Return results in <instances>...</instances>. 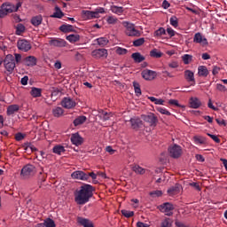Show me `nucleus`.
Here are the masks:
<instances>
[{
	"label": "nucleus",
	"instance_id": "f257e3e1",
	"mask_svg": "<svg viewBox=\"0 0 227 227\" xmlns=\"http://www.w3.org/2000/svg\"><path fill=\"white\" fill-rule=\"evenodd\" d=\"M95 187L91 184H84L80 190L74 192V201L77 205H86L93 198Z\"/></svg>",
	"mask_w": 227,
	"mask_h": 227
},
{
	"label": "nucleus",
	"instance_id": "f03ea898",
	"mask_svg": "<svg viewBox=\"0 0 227 227\" xmlns=\"http://www.w3.org/2000/svg\"><path fill=\"white\" fill-rule=\"evenodd\" d=\"M35 175H36V167H35V165L27 164L21 168L20 177L23 178V180H27L31 178V176H35Z\"/></svg>",
	"mask_w": 227,
	"mask_h": 227
},
{
	"label": "nucleus",
	"instance_id": "7ed1b4c3",
	"mask_svg": "<svg viewBox=\"0 0 227 227\" xmlns=\"http://www.w3.org/2000/svg\"><path fill=\"white\" fill-rule=\"evenodd\" d=\"M3 63L7 74H12L15 70V57L12 54H8L5 56L4 59H3Z\"/></svg>",
	"mask_w": 227,
	"mask_h": 227
},
{
	"label": "nucleus",
	"instance_id": "20e7f679",
	"mask_svg": "<svg viewBox=\"0 0 227 227\" xmlns=\"http://www.w3.org/2000/svg\"><path fill=\"white\" fill-rule=\"evenodd\" d=\"M124 27H126V35L128 36H141V32L136 29V25L125 22Z\"/></svg>",
	"mask_w": 227,
	"mask_h": 227
},
{
	"label": "nucleus",
	"instance_id": "39448f33",
	"mask_svg": "<svg viewBox=\"0 0 227 227\" xmlns=\"http://www.w3.org/2000/svg\"><path fill=\"white\" fill-rule=\"evenodd\" d=\"M168 153L172 159H180L182 157V146L175 144L168 147Z\"/></svg>",
	"mask_w": 227,
	"mask_h": 227
},
{
	"label": "nucleus",
	"instance_id": "423d86ee",
	"mask_svg": "<svg viewBox=\"0 0 227 227\" xmlns=\"http://www.w3.org/2000/svg\"><path fill=\"white\" fill-rule=\"evenodd\" d=\"M142 119L149 123L150 127H157V123H159V119L155 116V114L151 113L147 115H142Z\"/></svg>",
	"mask_w": 227,
	"mask_h": 227
},
{
	"label": "nucleus",
	"instance_id": "0eeeda50",
	"mask_svg": "<svg viewBox=\"0 0 227 227\" xmlns=\"http://www.w3.org/2000/svg\"><path fill=\"white\" fill-rule=\"evenodd\" d=\"M17 47L23 52H28V51H31L32 49L31 43L26 39L19 40L17 43Z\"/></svg>",
	"mask_w": 227,
	"mask_h": 227
},
{
	"label": "nucleus",
	"instance_id": "6e6552de",
	"mask_svg": "<svg viewBox=\"0 0 227 227\" xmlns=\"http://www.w3.org/2000/svg\"><path fill=\"white\" fill-rule=\"evenodd\" d=\"M91 56L94 58V59H100L101 58H107L108 53L107 50L101 48V49H96L91 51Z\"/></svg>",
	"mask_w": 227,
	"mask_h": 227
},
{
	"label": "nucleus",
	"instance_id": "1a4fd4ad",
	"mask_svg": "<svg viewBox=\"0 0 227 227\" xmlns=\"http://www.w3.org/2000/svg\"><path fill=\"white\" fill-rule=\"evenodd\" d=\"M141 75L145 81H153V79L157 77V72L150 69H145L142 71Z\"/></svg>",
	"mask_w": 227,
	"mask_h": 227
},
{
	"label": "nucleus",
	"instance_id": "9d476101",
	"mask_svg": "<svg viewBox=\"0 0 227 227\" xmlns=\"http://www.w3.org/2000/svg\"><path fill=\"white\" fill-rule=\"evenodd\" d=\"M193 43H200L202 47H207V45H208V41L205 37H203V35H201V33L200 32L194 35Z\"/></svg>",
	"mask_w": 227,
	"mask_h": 227
},
{
	"label": "nucleus",
	"instance_id": "9b49d317",
	"mask_svg": "<svg viewBox=\"0 0 227 227\" xmlns=\"http://www.w3.org/2000/svg\"><path fill=\"white\" fill-rule=\"evenodd\" d=\"M49 45H51V47H66L67 41L61 38H51L49 41Z\"/></svg>",
	"mask_w": 227,
	"mask_h": 227
},
{
	"label": "nucleus",
	"instance_id": "f8f14e48",
	"mask_svg": "<svg viewBox=\"0 0 227 227\" xmlns=\"http://www.w3.org/2000/svg\"><path fill=\"white\" fill-rule=\"evenodd\" d=\"M129 122L133 130H139V129H143V121L139 117L131 118Z\"/></svg>",
	"mask_w": 227,
	"mask_h": 227
},
{
	"label": "nucleus",
	"instance_id": "ddd939ff",
	"mask_svg": "<svg viewBox=\"0 0 227 227\" xmlns=\"http://www.w3.org/2000/svg\"><path fill=\"white\" fill-rule=\"evenodd\" d=\"M61 106L65 107V109H72L75 107L76 103L72 98H64L61 101Z\"/></svg>",
	"mask_w": 227,
	"mask_h": 227
},
{
	"label": "nucleus",
	"instance_id": "4468645a",
	"mask_svg": "<svg viewBox=\"0 0 227 227\" xmlns=\"http://www.w3.org/2000/svg\"><path fill=\"white\" fill-rule=\"evenodd\" d=\"M71 176L75 180L88 181V174L81 170H76L73 172Z\"/></svg>",
	"mask_w": 227,
	"mask_h": 227
},
{
	"label": "nucleus",
	"instance_id": "2eb2a0df",
	"mask_svg": "<svg viewBox=\"0 0 227 227\" xmlns=\"http://www.w3.org/2000/svg\"><path fill=\"white\" fill-rule=\"evenodd\" d=\"M71 143H73L75 146H81V145L84 143V138H82V137L76 132L71 136Z\"/></svg>",
	"mask_w": 227,
	"mask_h": 227
},
{
	"label": "nucleus",
	"instance_id": "dca6fc26",
	"mask_svg": "<svg viewBox=\"0 0 227 227\" xmlns=\"http://www.w3.org/2000/svg\"><path fill=\"white\" fill-rule=\"evenodd\" d=\"M184 79L187 82H192V86L196 84V79L194 78V72L187 69L184 71Z\"/></svg>",
	"mask_w": 227,
	"mask_h": 227
},
{
	"label": "nucleus",
	"instance_id": "f3484780",
	"mask_svg": "<svg viewBox=\"0 0 227 227\" xmlns=\"http://www.w3.org/2000/svg\"><path fill=\"white\" fill-rule=\"evenodd\" d=\"M38 59L35 56H28L23 59V63L26 67H36Z\"/></svg>",
	"mask_w": 227,
	"mask_h": 227
},
{
	"label": "nucleus",
	"instance_id": "a211bd4d",
	"mask_svg": "<svg viewBox=\"0 0 227 227\" xmlns=\"http://www.w3.org/2000/svg\"><path fill=\"white\" fill-rule=\"evenodd\" d=\"M160 212H171L173 210H175V207L173 206V204L169 203V202H165L161 205H160L158 207Z\"/></svg>",
	"mask_w": 227,
	"mask_h": 227
},
{
	"label": "nucleus",
	"instance_id": "6ab92c4d",
	"mask_svg": "<svg viewBox=\"0 0 227 227\" xmlns=\"http://www.w3.org/2000/svg\"><path fill=\"white\" fill-rule=\"evenodd\" d=\"M77 223L78 224H81V226H83V227H95V225L93 224V222H91L88 218H83L79 216L77 218Z\"/></svg>",
	"mask_w": 227,
	"mask_h": 227
},
{
	"label": "nucleus",
	"instance_id": "aec40b11",
	"mask_svg": "<svg viewBox=\"0 0 227 227\" xmlns=\"http://www.w3.org/2000/svg\"><path fill=\"white\" fill-rule=\"evenodd\" d=\"M43 20V17H42V14H39L32 17L30 20V23L32 24V26H35V27H38V26L42 24Z\"/></svg>",
	"mask_w": 227,
	"mask_h": 227
},
{
	"label": "nucleus",
	"instance_id": "412c9836",
	"mask_svg": "<svg viewBox=\"0 0 227 227\" xmlns=\"http://www.w3.org/2000/svg\"><path fill=\"white\" fill-rule=\"evenodd\" d=\"M190 107L192 109H199V107H201V101L198 98H190Z\"/></svg>",
	"mask_w": 227,
	"mask_h": 227
},
{
	"label": "nucleus",
	"instance_id": "4be33fe9",
	"mask_svg": "<svg viewBox=\"0 0 227 227\" xmlns=\"http://www.w3.org/2000/svg\"><path fill=\"white\" fill-rule=\"evenodd\" d=\"M59 31L62 33H76L74 29V26L68 24H63L59 27Z\"/></svg>",
	"mask_w": 227,
	"mask_h": 227
},
{
	"label": "nucleus",
	"instance_id": "5701e85b",
	"mask_svg": "<svg viewBox=\"0 0 227 227\" xmlns=\"http://www.w3.org/2000/svg\"><path fill=\"white\" fill-rule=\"evenodd\" d=\"M20 106L19 105H10L7 107V116H12V114H15V113H19Z\"/></svg>",
	"mask_w": 227,
	"mask_h": 227
},
{
	"label": "nucleus",
	"instance_id": "b1692460",
	"mask_svg": "<svg viewBox=\"0 0 227 227\" xmlns=\"http://www.w3.org/2000/svg\"><path fill=\"white\" fill-rule=\"evenodd\" d=\"M208 68L206 66H200L198 67V75L199 77H208Z\"/></svg>",
	"mask_w": 227,
	"mask_h": 227
},
{
	"label": "nucleus",
	"instance_id": "393cba45",
	"mask_svg": "<svg viewBox=\"0 0 227 227\" xmlns=\"http://www.w3.org/2000/svg\"><path fill=\"white\" fill-rule=\"evenodd\" d=\"M51 19H63L65 17V12H62L61 8L59 6H55V12L51 15Z\"/></svg>",
	"mask_w": 227,
	"mask_h": 227
},
{
	"label": "nucleus",
	"instance_id": "a878e982",
	"mask_svg": "<svg viewBox=\"0 0 227 227\" xmlns=\"http://www.w3.org/2000/svg\"><path fill=\"white\" fill-rule=\"evenodd\" d=\"M131 59L135 63H143V61L145 59V56L141 55L139 52L132 53Z\"/></svg>",
	"mask_w": 227,
	"mask_h": 227
},
{
	"label": "nucleus",
	"instance_id": "bb28decb",
	"mask_svg": "<svg viewBox=\"0 0 227 227\" xmlns=\"http://www.w3.org/2000/svg\"><path fill=\"white\" fill-rule=\"evenodd\" d=\"M167 192L169 194V196H175V194H178V192H180V184H176L174 186L170 187Z\"/></svg>",
	"mask_w": 227,
	"mask_h": 227
},
{
	"label": "nucleus",
	"instance_id": "cd10ccee",
	"mask_svg": "<svg viewBox=\"0 0 227 227\" xmlns=\"http://www.w3.org/2000/svg\"><path fill=\"white\" fill-rule=\"evenodd\" d=\"M30 95L34 98H38L39 97H42V89L36 88V87H33L31 89Z\"/></svg>",
	"mask_w": 227,
	"mask_h": 227
},
{
	"label": "nucleus",
	"instance_id": "c85d7f7f",
	"mask_svg": "<svg viewBox=\"0 0 227 227\" xmlns=\"http://www.w3.org/2000/svg\"><path fill=\"white\" fill-rule=\"evenodd\" d=\"M87 118L84 115H81L74 120L73 123L74 127H79V125H82L86 121Z\"/></svg>",
	"mask_w": 227,
	"mask_h": 227
},
{
	"label": "nucleus",
	"instance_id": "c756f323",
	"mask_svg": "<svg viewBox=\"0 0 227 227\" xmlns=\"http://www.w3.org/2000/svg\"><path fill=\"white\" fill-rule=\"evenodd\" d=\"M65 113L62 107L57 106L52 110V114L55 118H61V115Z\"/></svg>",
	"mask_w": 227,
	"mask_h": 227
},
{
	"label": "nucleus",
	"instance_id": "7c9ffc66",
	"mask_svg": "<svg viewBox=\"0 0 227 227\" xmlns=\"http://www.w3.org/2000/svg\"><path fill=\"white\" fill-rule=\"evenodd\" d=\"M66 39L70 42V43H75V42H79L81 40V35L71 34L66 37Z\"/></svg>",
	"mask_w": 227,
	"mask_h": 227
},
{
	"label": "nucleus",
	"instance_id": "2f4dec72",
	"mask_svg": "<svg viewBox=\"0 0 227 227\" xmlns=\"http://www.w3.org/2000/svg\"><path fill=\"white\" fill-rule=\"evenodd\" d=\"M96 42L100 47H106L109 43V40L106 37H99L96 39Z\"/></svg>",
	"mask_w": 227,
	"mask_h": 227
},
{
	"label": "nucleus",
	"instance_id": "473e14b6",
	"mask_svg": "<svg viewBox=\"0 0 227 227\" xmlns=\"http://www.w3.org/2000/svg\"><path fill=\"white\" fill-rule=\"evenodd\" d=\"M162 55L163 53L159 51L158 49H153L151 51H150V56L151 58H156V59H159V58H162Z\"/></svg>",
	"mask_w": 227,
	"mask_h": 227
},
{
	"label": "nucleus",
	"instance_id": "72a5a7b5",
	"mask_svg": "<svg viewBox=\"0 0 227 227\" xmlns=\"http://www.w3.org/2000/svg\"><path fill=\"white\" fill-rule=\"evenodd\" d=\"M53 153H56L57 155H61L65 152V146L63 145H55L52 149Z\"/></svg>",
	"mask_w": 227,
	"mask_h": 227
},
{
	"label": "nucleus",
	"instance_id": "f704fd0d",
	"mask_svg": "<svg viewBox=\"0 0 227 227\" xmlns=\"http://www.w3.org/2000/svg\"><path fill=\"white\" fill-rule=\"evenodd\" d=\"M133 87H134L137 97H141L142 92H141V85L139 84V82L134 81Z\"/></svg>",
	"mask_w": 227,
	"mask_h": 227
},
{
	"label": "nucleus",
	"instance_id": "c9c22d12",
	"mask_svg": "<svg viewBox=\"0 0 227 227\" xmlns=\"http://www.w3.org/2000/svg\"><path fill=\"white\" fill-rule=\"evenodd\" d=\"M6 4H2L1 5V9H0V19H4V17H6V15H8V12H10V10L5 9Z\"/></svg>",
	"mask_w": 227,
	"mask_h": 227
},
{
	"label": "nucleus",
	"instance_id": "e433bc0d",
	"mask_svg": "<svg viewBox=\"0 0 227 227\" xmlns=\"http://www.w3.org/2000/svg\"><path fill=\"white\" fill-rule=\"evenodd\" d=\"M182 59L184 65H189L192 62V55L184 54L182 56Z\"/></svg>",
	"mask_w": 227,
	"mask_h": 227
},
{
	"label": "nucleus",
	"instance_id": "4c0bfd02",
	"mask_svg": "<svg viewBox=\"0 0 227 227\" xmlns=\"http://www.w3.org/2000/svg\"><path fill=\"white\" fill-rule=\"evenodd\" d=\"M82 15L83 19L91 20L93 18V11H82Z\"/></svg>",
	"mask_w": 227,
	"mask_h": 227
},
{
	"label": "nucleus",
	"instance_id": "58836bf2",
	"mask_svg": "<svg viewBox=\"0 0 227 227\" xmlns=\"http://www.w3.org/2000/svg\"><path fill=\"white\" fill-rule=\"evenodd\" d=\"M26 31V27L22 23H19L16 27V35H22Z\"/></svg>",
	"mask_w": 227,
	"mask_h": 227
},
{
	"label": "nucleus",
	"instance_id": "ea45409f",
	"mask_svg": "<svg viewBox=\"0 0 227 227\" xmlns=\"http://www.w3.org/2000/svg\"><path fill=\"white\" fill-rule=\"evenodd\" d=\"M100 114L103 116V120L104 121H109V119L111 118V116H113V113H107L104 110H100Z\"/></svg>",
	"mask_w": 227,
	"mask_h": 227
},
{
	"label": "nucleus",
	"instance_id": "a19ab883",
	"mask_svg": "<svg viewBox=\"0 0 227 227\" xmlns=\"http://www.w3.org/2000/svg\"><path fill=\"white\" fill-rule=\"evenodd\" d=\"M193 140L195 143H198L199 145H205L207 139L200 136H194Z\"/></svg>",
	"mask_w": 227,
	"mask_h": 227
},
{
	"label": "nucleus",
	"instance_id": "79ce46f5",
	"mask_svg": "<svg viewBox=\"0 0 227 227\" xmlns=\"http://www.w3.org/2000/svg\"><path fill=\"white\" fill-rule=\"evenodd\" d=\"M4 4H5V10H9L8 13H13L15 12V4L9 2L4 3Z\"/></svg>",
	"mask_w": 227,
	"mask_h": 227
},
{
	"label": "nucleus",
	"instance_id": "37998d69",
	"mask_svg": "<svg viewBox=\"0 0 227 227\" xmlns=\"http://www.w3.org/2000/svg\"><path fill=\"white\" fill-rule=\"evenodd\" d=\"M173 226V220L171 218H165L161 223V227H171Z\"/></svg>",
	"mask_w": 227,
	"mask_h": 227
},
{
	"label": "nucleus",
	"instance_id": "c03bdc74",
	"mask_svg": "<svg viewBox=\"0 0 227 227\" xmlns=\"http://www.w3.org/2000/svg\"><path fill=\"white\" fill-rule=\"evenodd\" d=\"M162 194V191L160 190H156L149 192V196H151V198H160Z\"/></svg>",
	"mask_w": 227,
	"mask_h": 227
},
{
	"label": "nucleus",
	"instance_id": "a18cd8bd",
	"mask_svg": "<svg viewBox=\"0 0 227 227\" xmlns=\"http://www.w3.org/2000/svg\"><path fill=\"white\" fill-rule=\"evenodd\" d=\"M111 11L113 12V13H117V15H120V13L123 12V7H119L116 5H112L111 6Z\"/></svg>",
	"mask_w": 227,
	"mask_h": 227
},
{
	"label": "nucleus",
	"instance_id": "49530a36",
	"mask_svg": "<svg viewBox=\"0 0 227 227\" xmlns=\"http://www.w3.org/2000/svg\"><path fill=\"white\" fill-rule=\"evenodd\" d=\"M133 171H134L135 173H137L138 175H145V173L146 172V171L145 170V168L139 167V165L134 166V167H133Z\"/></svg>",
	"mask_w": 227,
	"mask_h": 227
},
{
	"label": "nucleus",
	"instance_id": "de8ad7c7",
	"mask_svg": "<svg viewBox=\"0 0 227 227\" xmlns=\"http://www.w3.org/2000/svg\"><path fill=\"white\" fill-rule=\"evenodd\" d=\"M121 213L122 214V215H124V217H127L128 219L130 217H134V211H129L127 209H122V210H121Z\"/></svg>",
	"mask_w": 227,
	"mask_h": 227
},
{
	"label": "nucleus",
	"instance_id": "09e8293b",
	"mask_svg": "<svg viewBox=\"0 0 227 227\" xmlns=\"http://www.w3.org/2000/svg\"><path fill=\"white\" fill-rule=\"evenodd\" d=\"M115 52L119 56H125V54H127V52H129V51L125 48L117 47L116 50H115Z\"/></svg>",
	"mask_w": 227,
	"mask_h": 227
},
{
	"label": "nucleus",
	"instance_id": "8fccbe9b",
	"mask_svg": "<svg viewBox=\"0 0 227 227\" xmlns=\"http://www.w3.org/2000/svg\"><path fill=\"white\" fill-rule=\"evenodd\" d=\"M145 43V37L136 39L133 41L134 47H141Z\"/></svg>",
	"mask_w": 227,
	"mask_h": 227
},
{
	"label": "nucleus",
	"instance_id": "3c124183",
	"mask_svg": "<svg viewBox=\"0 0 227 227\" xmlns=\"http://www.w3.org/2000/svg\"><path fill=\"white\" fill-rule=\"evenodd\" d=\"M44 225L46 227H56V223L54 222V220H52L51 218H47L44 221Z\"/></svg>",
	"mask_w": 227,
	"mask_h": 227
},
{
	"label": "nucleus",
	"instance_id": "603ef678",
	"mask_svg": "<svg viewBox=\"0 0 227 227\" xmlns=\"http://www.w3.org/2000/svg\"><path fill=\"white\" fill-rule=\"evenodd\" d=\"M163 35H166V29L162 27L154 31V36H162Z\"/></svg>",
	"mask_w": 227,
	"mask_h": 227
},
{
	"label": "nucleus",
	"instance_id": "864d4df0",
	"mask_svg": "<svg viewBox=\"0 0 227 227\" xmlns=\"http://www.w3.org/2000/svg\"><path fill=\"white\" fill-rule=\"evenodd\" d=\"M168 104L170 106H176V107H182L183 109H185V106L178 104V100H176V99H170L168 101Z\"/></svg>",
	"mask_w": 227,
	"mask_h": 227
},
{
	"label": "nucleus",
	"instance_id": "5fc2aeb1",
	"mask_svg": "<svg viewBox=\"0 0 227 227\" xmlns=\"http://www.w3.org/2000/svg\"><path fill=\"white\" fill-rule=\"evenodd\" d=\"M156 110L158 111V113H160L161 114H166V116H171V112L168 111L165 108L157 107Z\"/></svg>",
	"mask_w": 227,
	"mask_h": 227
},
{
	"label": "nucleus",
	"instance_id": "6e6d98bb",
	"mask_svg": "<svg viewBox=\"0 0 227 227\" xmlns=\"http://www.w3.org/2000/svg\"><path fill=\"white\" fill-rule=\"evenodd\" d=\"M170 24L174 27H178V19L176 18V16H173L170 18Z\"/></svg>",
	"mask_w": 227,
	"mask_h": 227
},
{
	"label": "nucleus",
	"instance_id": "4d7b16f0",
	"mask_svg": "<svg viewBox=\"0 0 227 227\" xmlns=\"http://www.w3.org/2000/svg\"><path fill=\"white\" fill-rule=\"evenodd\" d=\"M190 187H193V189H195V191H201V186H200V183H189Z\"/></svg>",
	"mask_w": 227,
	"mask_h": 227
},
{
	"label": "nucleus",
	"instance_id": "13d9d810",
	"mask_svg": "<svg viewBox=\"0 0 227 227\" xmlns=\"http://www.w3.org/2000/svg\"><path fill=\"white\" fill-rule=\"evenodd\" d=\"M14 61L19 65L22 61V55L20 53H14Z\"/></svg>",
	"mask_w": 227,
	"mask_h": 227
},
{
	"label": "nucleus",
	"instance_id": "bf43d9fd",
	"mask_svg": "<svg viewBox=\"0 0 227 227\" xmlns=\"http://www.w3.org/2000/svg\"><path fill=\"white\" fill-rule=\"evenodd\" d=\"M26 137V134H23V133H20V132H18L15 134V139L17 141H22V139H24Z\"/></svg>",
	"mask_w": 227,
	"mask_h": 227
},
{
	"label": "nucleus",
	"instance_id": "052dcab7",
	"mask_svg": "<svg viewBox=\"0 0 227 227\" xmlns=\"http://www.w3.org/2000/svg\"><path fill=\"white\" fill-rule=\"evenodd\" d=\"M106 22L108 24H116L118 22V19L117 18H114L113 16H109L106 20Z\"/></svg>",
	"mask_w": 227,
	"mask_h": 227
},
{
	"label": "nucleus",
	"instance_id": "680f3d73",
	"mask_svg": "<svg viewBox=\"0 0 227 227\" xmlns=\"http://www.w3.org/2000/svg\"><path fill=\"white\" fill-rule=\"evenodd\" d=\"M207 107H209V109H212L213 111H219V108L214 106V104L212 103V98L208 99Z\"/></svg>",
	"mask_w": 227,
	"mask_h": 227
},
{
	"label": "nucleus",
	"instance_id": "e2e57ef3",
	"mask_svg": "<svg viewBox=\"0 0 227 227\" xmlns=\"http://www.w3.org/2000/svg\"><path fill=\"white\" fill-rule=\"evenodd\" d=\"M59 93H61V90L59 89L52 88L51 97H58V95H59Z\"/></svg>",
	"mask_w": 227,
	"mask_h": 227
},
{
	"label": "nucleus",
	"instance_id": "0e129e2a",
	"mask_svg": "<svg viewBox=\"0 0 227 227\" xmlns=\"http://www.w3.org/2000/svg\"><path fill=\"white\" fill-rule=\"evenodd\" d=\"M207 136L209 137H211V139H213V141H215V143H221V139L219 137H217V136L212 135L210 133H207Z\"/></svg>",
	"mask_w": 227,
	"mask_h": 227
},
{
	"label": "nucleus",
	"instance_id": "69168bd1",
	"mask_svg": "<svg viewBox=\"0 0 227 227\" xmlns=\"http://www.w3.org/2000/svg\"><path fill=\"white\" fill-rule=\"evenodd\" d=\"M27 81H29V77L27 75H25L23 78H21L20 82L22 86H27Z\"/></svg>",
	"mask_w": 227,
	"mask_h": 227
},
{
	"label": "nucleus",
	"instance_id": "338daca9",
	"mask_svg": "<svg viewBox=\"0 0 227 227\" xmlns=\"http://www.w3.org/2000/svg\"><path fill=\"white\" fill-rule=\"evenodd\" d=\"M216 90H218V91H226V86H224L221 83H218L216 85Z\"/></svg>",
	"mask_w": 227,
	"mask_h": 227
},
{
	"label": "nucleus",
	"instance_id": "774afa93",
	"mask_svg": "<svg viewBox=\"0 0 227 227\" xmlns=\"http://www.w3.org/2000/svg\"><path fill=\"white\" fill-rule=\"evenodd\" d=\"M175 225H176V227H189V226L185 225L184 223H182V222H180V221H178V220H176Z\"/></svg>",
	"mask_w": 227,
	"mask_h": 227
}]
</instances>
